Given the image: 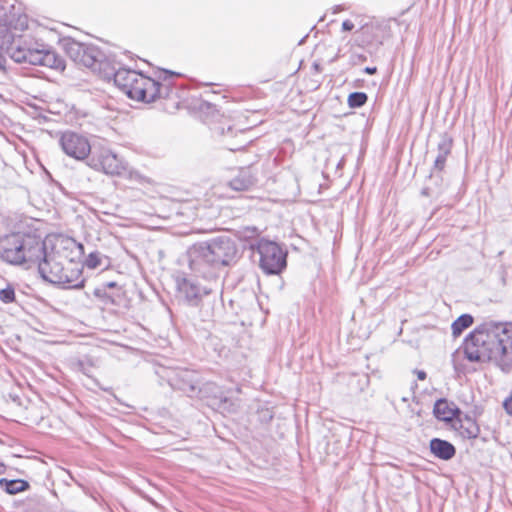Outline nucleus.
I'll list each match as a JSON object with an SVG mask.
<instances>
[{
	"label": "nucleus",
	"instance_id": "nucleus-1",
	"mask_svg": "<svg viewBox=\"0 0 512 512\" xmlns=\"http://www.w3.org/2000/svg\"><path fill=\"white\" fill-rule=\"evenodd\" d=\"M470 362H490L504 373L512 372V322L486 321L465 339Z\"/></svg>",
	"mask_w": 512,
	"mask_h": 512
},
{
	"label": "nucleus",
	"instance_id": "nucleus-2",
	"mask_svg": "<svg viewBox=\"0 0 512 512\" xmlns=\"http://www.w3.org/2000/svg\"><path fill=\"white\" fill-rule=\"evenodd\" d=\"M82 250L83 246L74 239L57 237L50 251L45 245L43 257H40L35 266L43 280L69 289H81L85 280L74 258L81 254Z\"/></svg>",
	"mask_w": 512,
	"mask_h": 512
},
{
	"label": "nucleus",
	"instance_id": "nucleus-3",
	"mask_svg": "<svg viewBox=\"0 0 512 512\" xmlns=\"http://www.w3.org/2000/svg\"><path fill=\"white\" fill-rule=\"evenodd\" d=\"M236 255L237 247L230 237H216L189 248V267L196 275L212 279L217 276V269L229 265Z\"/></svg>",
	"mask_w": 512,
	"mask_h": 512
},
{
	"label": "nucleus",
	"instance_id": "nucleus-4",
	"mask_svg": "<svg viewBox=\"0 0 512 512\" xmlns=\"http://www.w3.org/2000/svg\"><path fill=\"white\" fill-rule=\"evenodd\" d=\"M45 244L40 236L33 234L5 235L0 238V258L8 264L30 269L43 257Z\"/></svg>",
	"mask_w": 512,
	"mask_h": 512
},
{
	"label": "nucleus",
	"instance_id": "nucleus-5",
	"mask_svg": "<svg viewBox=\"0 0 512 512\" xmlns=\"http://www.w3.org/2000/svg\"><path fill=\"white\" fill-rule=\"evenodd\" d=\"M62 47L66 55L76 64L91 69L103 76L109 62L103 52L92 44H84L72 38L62 40Z\"/></svg>",
	"mask_w": 512,
	"mask_h": 512
},
{
	"label": "nucleus",
	"instance_id": "nucleus-6",
	"mask_svg": "<svg viewBox=\"0 0 512 512\" xmlns=\"http://www.w3.org/2000/svg\"><path fill=\"white\" fill-rule=\"evenodd\" d=\"M11 58L17 63H28L31 65H42L53 69L64 70V60L54 51L45 48L44 45L37 47L19 46L11 49Z\"/></svg>",
	"mask_w": 512,
	"mask_h": 512
},
{
	"label": "nucleus",
	"instance_id": "nucleus-7",
	"mask_svg": "<svg viewBox=\"0 0 512 512\" xmlns=\"http://www.w3.org/2000/svg\"><path fill=\"white\" fill-rule=\"evenodd\" d=\"M170 92V84H161L139 73L136 81L133 86H130V90H128L126 95L133 100L151 103L158 98L169 97Z\"/></svg>",
	"mask_w": 512,
	"mask_h": 512
},
{
	"label": "nucleus",
	"instance_id": "nucleus-8",
	"mask_svg": "<svg viewBox=\"0 0 512 512\" xmlns=\"http://www.w3.org/2000/svg\"><path fill=\"white\" fill-rule=\"evenodd\" d=\"M259 265L266 274H279L286 267V252L275 242L261 239L257 243Z\"/></svg>",
	"mask_w": 512,
	"mask_h": 512
},
{
	"label": "nucleus",
	"instance_id": "nucleus-9",
	"mask_svg": "<svg viewBox=\"0 0 512 512\" xmlns=\"http://www.w3.org/2000/svg\"><path fill=\"white\" fill-rule=\"evenodd\" d=\"M88 165L109 175H119L126 169L122 159L106 148L93 151L88 159Z\"/></svg>",
	"mask_w": 512,
	"mask_h": 512
},
{
	"label": "nucleus",
	"instance_id": "nucleus-10",
	"mask_svg": "<svg viewBox=\"0 0 512 512\" xmlns=\"http://www.w3.org/2000/svg\"><path fill=\"white\" fill-rule=\"evenodd\" d=\"M59 144L65 154L77 160L85 159L91 152L87 138L75 132H64L60 137Z\"/></svg>",
	"mask_w": 512,
	"mask_h": 512
},
{
	"label": "nucleus",
	"instance_id": "nucleus-11",
	"mask_svg": "<svg viewBox=\"0 0 512 512\" xmlns=\"http://www.w3.org/2000/svg\"><path fill=\"white\" fill-rule=\"evenodd\" d=\"M169 383L172 388L178 389L189 396L200 391L198 387L199 375L192 370H178L169 378Z\"/></svg>",
	"mask_w": 512,
	"mask_h": 512
},
{
	"label": "nucleus",
	"instance_id": "nucleus-12",
	"mask_svg": "<svg viewBox=\"0 0 512 512\" xmlns=\"http://www.w3.org/2000/svg\"><path fill=\"white\" fill-rule=\"evenodd\" d=\"M179 293L190 306H198L202 297L211 293V288L201 286L198 282L190 279H183L178 284Z\"/></svg>",
	"mask_w": 512,
	"mask_h": 512
},
{
	"label": "nucleus",
	"instance_id": "nucleus-13",
	"mask_svg": "<svg viewBox=\"0 0 512 512\" xmlns=\"http://www.w3.org/2000/svg\"><path fill=\"white\" fill-rule=\"evenodd\" d=\"M138 74L139 72L135 70L125 68H119L116 70L109 64L102 77L108 80L113 78L115 85L127 94L128 90H130V86H133L136 81Z\"/></svg>",
	"mask_w": 512,
	"mask_h": 512
},
{
	"label": "nucleus",
	"instance_id": "nucleus-14",
	"mask_svg": "<svg viewBox=\"0 0 512 512\" xmlns=\"http://www.w3.org/2000/svg\"><path fill=\"white\" fill-rule=\"evenodd\" d=\"M434 416L444 422H454L460 415V409L453 403L445 398L438 399L433 408Z\"/></svg>",
	"mask_w": 512,
	"mask_h": 512
},
{
	"label": "nucleus",
	"instance_id": "nucleus-15",
	"mask_svg": "<svg viewBox=\"0 0 512 512\" xmlns=\"http://www.w3.org/2000/svg\"><path fill=\"white\" fill-rule=\"evenodd\" d=\"M256 181V173L253 167H245L239 170L237 176L230 180L228 185L235 191H245L251 188Z\"/></svg>",
	"mask_w": 512,
	"mask_h": 512
},
{
	"label": "nucleus",
	"instance_id": "nucleus-16",
	"mask_svg": "<svg viewBox=\"0 0 512 512\" xmlns=\"http://www.w3.org/2000/svg\"><path fill=\"white\" fill-rule=\"evenodd\" d=\"M452 426L466 439H475L480 433V428L476 421L467 415L464 418L458 416Z\"/></svg>",
	"mask_w": 512,
	"mask_h": 512
},
{
	"label": "nucleus",
	"instance_id": "nucleus-17",
	"mask_svg": "<svg viewBox=\"0 0 512 512\" xmlns=\"http://www.w3.org/2000/svg\"><path fill=\"white\" fill-rule=\"evenodd\" d=\"M429 446L431 453L442 460H450L456 454L455 447L450 442L440 438H433Z\"/></svg>",
	"mask_w": 512,
	"mask_h": 512
},
{
	"label": "nucleus",
	"instance_id": "nucleus-18",
	"mask_svg": "<svg viewBox=\"0 0 512 512\" xmlns=\"http://www.w3.org/2000/svg\"><path fill=\"white\" fill-rule=\"evenodd\" d=\"M452 140L446 135L442 136L438 143V154L434 160L433 171H442L446 164L447 156L451 153Z\"/></svg>",
	"mask_w": 512,
	"mask_h": 512
},
{
	"label": "nucleus",
	"instance_id": "nucleus-19",
	"mask_svg": "<svg viewBox=\"0 0 512 512\" xmlns=\"http://www.w3.org/2000/svg\"><path fill=\"white\" fill-rule=\"evenodd\" d=\"M30 485L26 480L6 478L0 479V488L10 495H14L29 489Z\"/></svg>",
	"mask_w": 512,
	"mask_h": 512
},
{
	"label": "nucleus",
	"instance_id": "nucleus-20",
	"mask_svg": "<svg viewBox=\"0 0 512 512\" xmlns=\"http://www.w3.org/2000/svg\"><path fill=\"white\" fill-rule=\"evenodd\" d=\"M473 324V317L469 314H462L452 323V334L457 337L459 336L465 329L470 327Z\"/></svg>",
	"mask_w": 512,
	"mask_h": 512
},
{
	"label": "nucleus",
	"instance_id": "nucleus-21",
	"mask_svg": "<svg viewBox=\"0 0 512 512\" xmlns=\"http://www.w3.org/2000/svg\"><path fill=\"white\" fill-rule=\"evenodd\" d=\"M368 96L364 92H353L348 97V104L351 108H359L366 104Z\"/></svg>",
	"mask_w": 512,
	"mask_h": 512
},
{
	"label": "nucleus",
	"instance_id": "nucleus-22",
	"mask_svg": "<svg viewBox=\"0 0 512 512\" xmlns=\"http://www.w3.org/2000/svg\"><path fill=\"white\" fill-rule=\"evenodd\" d=\"M25 511H35L43 504V498L37 494L29 496L24 501Z\"/></svg>",
	"mask_w": 512,
	"mask_h": 512
},
{
	"label": "nucleus",
	"instance_id": "nucleus-23",
	"mask_svg": "<svg viewBox=\"0 0 512 512\" xmlns=\"http://www.w3.org/2000/svg\"><path fill=\"white\" fill-rule=\"evenodd\" d=\"M85 264L90 269H95L101 265V258L98 252H92L88 255Z\"/></svg>",
	"mask_w": 512,
	"mask_h": 512
},
{
	"label": "nucleus",
	"instance_id": "nucleus-24",
	"mask_svg": "<svg viewBox=\"0 0 512 512\" xmlns=\"http://www.w3.org/2000/svg\"><path fill=\"white\" fill-rule=\"evenodd\" d=\"M0 300L4 303H11L15 300V291L12 287L0 290Z\"/></svg>",
	"mask_w": 512,
	"mask_h": 512
},
{
	"label": "nucleus",
	"instance_id": "nucleus-25",
	"mask_svg": "<svg viewBox=\"0 0 512 512\" xmlns=\"http://www.w3.org/2000/svg\"><path fill=\"white\" fill-rule=\"evenodd\" d=\"M216 132L222 136H228L229 134L232 136V137H237L238 136V132H235L233 127L228 124L227 127L225 128V126H218L216 128ZM239 134L242 136L244 134L243 131H239Z\"/></svg>",
	"mask_w": 512,
	"mask_h": 512
},
{
	"label": "nucleus",
	"instance_id": "nucleus-26",
	"mask_svg": "<svg viewBox=\"0 0 512 512\" xmlns=\"http://www.w3.org/2000/svg\"><path fill=\"white\" fill-rule=\"evenodd\" d=\"M503 407L505 409V411L509 414V415H512V392L510 393V395L503 401Z\"/></svg>",
	"mask_w": 512,
	"mask_h": 512
},
{
	"label": "nucleus",
	"instance_id": "nucleus-27",
	"mask_svg": "<svg viewBox=\"0 0 512 512\" xmlns=\"http://www.w3.org/2000/svg\"><path fill=\"white\" fill-rule=\"evenodd\" d=\"M226 147L230 150V151H237V150H240L242 147H244V142H241V143H230V142H226Z\"/></svg>",
	"mask_w": 512,
	"mask_h": 512
},
{
	"label": "nucleus",
	"instance_id": "nucleus-28",
	"mask_svg": "<svg viewBox=\"0 0 512 512\" xmlns=\"http://www.w3.org/2000/svg\"><path fill=\"white\" fill-rule=\"evenodd\" d=\"M354 28V24L350 20H345L342 23V30L343 31H351Z\"/></svg>",
	"mask_w": 512,
	"mask_h": 512
},
{
	"label": "nucleus",
	"instance_id": "nucleus-29",
	"mask_svg": "<svg viewBox=\"0 0 512 512\" xmlns=\"http://www.w3.org/2000/svg\"><path fill=\"white\" fill-rule=\"evenodd\" d=\"M416 375L419 380H425L427 377V374L423 370H416Z\"/></svg>",
	"mask_w": 512,
	"mask_h": 512
},
{
	"label": "nucleus",
	"instance_id": "nucleus-30",
	"mask_svg": "<svg viewBox=\"0 0 512 512\" xmlns=\"http://www.w3.org/2000/svg\"><path fill=\"white\" fill-rule=\"evenodd\" d=\"M364 72L367 73V74H375L377 72V68L376 67H366L364 69Z\"/></svg>",
	"mask_w": 512,
	"mask_h": 512
},
{
	"label": "nucleus",
	"instance_id": "nucleus-31",
	"mask_svg": "<svg viewBox=\"0 0 512 512\" xmlns=\"http://www.w3.org/2000/svg\"><path fill=\"white\" fill-rule=\"evenodd\" d=\"M163 73L165 74L164 80H167L168 77H172V76L176 75V73H174L172 71H168V70H164Z\"/></svg>",
	"mask_w": 512,
	"mask_h": 512
},
{
	"label": "nucleus",
	"instance_id": "nucleus-32",
	"mask_svg": "<svg viewBox=\"0 0 512 512\" xmlns=\"http://www.w3.org/2000/svg\"><path fill=\"white\" fill-rule=\"evenodd\" d=\"M344 9H345V7H344V6H342V5H337V6H335V7H334V9H333V13H334V14H335V13H338V12H340V11L344 10Z\"/></svg>",
	"mask_w": 512,
	"mask_h": 512
},
{
	"label": "nucleus",
	"instance_id": "nucleus-33",
	"mask_svg": "<svg viewBox=\"0 0 512 512\" xmlns=\"http://www.w3.org/2000/svg\"><path fill=\"white\" fill-rule=\"evenodd\" d=\"M312 68L316 71V72H320L321 71V66L320 64L318 63H314Z\"/></svg>",
	"mask_w": 512,
	"mask_h": 512
},
{
	"label": "nucleus",
	"instance_id": "nucleus-34",
	"mask_svg": "<svg viewBox=\"0 0 512 512\" xmlns=\"http://www.w3.org/2000/svg\"><path fill=\"white\" fill-rule=\"evenodd\" d=\"M5 64V58L0 55V68H3Z\"/></svg>",
	"mask_w": 512,
	"mask_h": 512
},
{
	"label": "nucleus",
	"instance_id": "nucleus-35",
	"mask_svg": "<svg viewBox=\"0 0 512 512\" xmlns=\"http://www.w3.org/2000/svg\"><path fill=\"white\" fill-rule=\"evenodd\" d=\"M115 286H116V283H115V282H109V283H107V287H109V288H113V287H115Z\"/></svg>",
	"mask_w": 512,
	"mask_h": 512
},
{
	"label": "nucleus",
	"instance_id": "nucleus-36",
	"mask_svg": "<svg viewBox=\"0 0 512 512\" xmlns=\"http://www.w3.org/2000/svg\"><path fill=\"white\" fill-rule=\"evenodd\" d=\"M5 470V467L3 464L0 463V474H2Z\"/></svg>",
	"mask_w": 512,
	"mask_h": 512
}]
</instances>
